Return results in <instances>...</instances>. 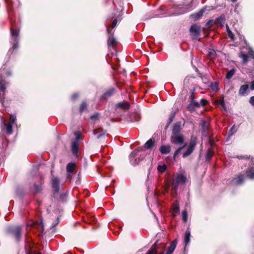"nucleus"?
I'll return each instance as SVG.
<instances>
[{"label": "nucleus", "instance_id": "f257e3e1", "mask_svg": "<svg viewBox=\"0 0 254 254\" xmlns=\"http://www.w3.org/2000/svg\"><path fill=\"white\" fill-rule=\"evenodd\" d=\"M11 75L10 67L6 64H3L0 68V103L3 105L5 99V92L9 82L5 80V77Z\"/></svg>", "mask_w": 254, "mask_h": 254}, {"label": "nucleus", "instance_id": "f03ea898", "mask_svg": "<svg viewBox=\"0 0 254 254\" xmlns=\"http://www.w3.org/2000/svg\"><path fill=\"white\" fill-rule=\"evenodd\" d=\"M51 186L52 189V197L56 198L57 200L61 202H64L67 198L66 192H61L59 198H57L60 190V180L56 177L53 176L51 180Z\"/></svg>", "mask_w": 254, "mask_h": 254}, {"label": "nucleus", "instance_id": "7ed1b4c3", "mask_svg": "<svg viewBox=\"0 0 254 254\" xmlns=\"http://www.w3.org/2000/svg\"><path fill=\"white\" fill-rule=\"evenodd\" d=\"M196 141L197 137L195 136L191 135L187 149L183 154V158L187 157L193 152L196 145Z\"/></svg>", "mask_w": 254, "mask_h": 254}, {"label": "nucleus", "instance_id": "20e7f679", "mask_svg": "<svg viewBox=\"0 0 254 254\" xmlns=\"http://www.w3.org/2000/svg\"><path fill=\"white\" fill-rule=\"evenodd\" d=\"M190 35L192 39H197L200 35L201 27L195 24H192L190 29Z\"/></svg>", "mask_w": 254, "mask_h": 254}, {"label": "nucleus", "instance_id": "39448f33", "mask_svg": "<svg viewBox=\"0 0 254 254\" xmlns=\"http://www.w3.org/2000/svg\"><path fill=\"white\" fill-rule=\"evenodd\" d=\"M170 142L174 145H182L184 143L185 138L183 134H171Z\"/></svg>", "mask_w": 254, "mask_h": 254}, {"label": "nucleus", "instance_id": "423d86ee", "mask_svg": "<svg viewBox=\"0 0 254 254\" xmlns=\"http://www.w3.org/2000/svg\"><path fill=\"white\" fill-rule=\"evenodd\" d=\"M144 150V149H143V146H141L136 148L133 151L131 152L129 156V158L131 164L136 165L140 161L139 158H138V160H137V159H135L134 160H133V159L137 155L138 152L140 151H143Z\"/></svg>", "mask_w": 254, "mask_h": 254}, {"label": "nucleus", "instance_id": "0eeeda50", "mask_svg": "<svg viewBox=\"0 0 254 254\" xmlns=\"http://www.w3.org/2000/svg\"><path fill=\"white\" fill-rule=\"evenodd\" d=\"M245 178V174L240 173L232 179V183L236 186L241 185L244 183Z\"/></svg>", "mask_w": 254, "mask_h": 254}, {"label": "nucleus", "instance_id": "6e6552de", "mask_svg": "<svg viewBox=\"0 0 254 254\" xmlns=\"http://www.w3.org/2000/svg\"><path fill=\"white\" fill-rule=\"evenodd\" d=\"M117 90L114 87H111L107 89L101 96V100H106L114 95Z\"/></svg>", "mask_w": 254, "mask_h": 254}, {"label": "nucleus", "instance_id": "1a4fd4ad", "mask_svg": "<svg viewBox=\"0 0 254 254\" xmlns=\"http://www.w3.org/2000/svg\"><path fill=\"white\" fill-rule=\"evenodd\" d=\"M115 107L117 109H121L123 111L126 112L129 109L130 107V105L128 102L126 100H124L123 102H119L117 104H116L115 105Z\"/></svg>", "mask_w": 254, "mask_h": 254}, {"label": "nucleus", "instance_id": "9d476101", "mask_svg": "<svg viewBox=\"0 0 254 254\" xmlns=\"http://www.w3.org/2000/svg\"><path fill=\"white\" fill-rule=\"evenodd\" d=\"M44 183V179L41 177L38 183H34L33 187L35 193H40L43 190V185Z\"/></svg>", "mask_w": 254, "mask_h": 254}, {"label": "nucleus", "instance_id": "9b49d317", "mask_svg": "<svg viewBox=\"0 0 254 254\" xmlns=\"http://www.w3.org/2000/svg\"><path fill=\"white\" fill-rule=\"evenodd\" d=\"M21 228L19 226L14 228L12 231V235L17 242H19L21 240Z\"/></svg>", "mask_w": 254, "mask_h": 254}, {"label": "nucleus", "instance_id": "f8f14e48", "mask_svg": "<svg viewBox=\"0 0 254 254\" xmlns=\"http://www.w3.org/2000/svg\"><path fill=\"white\" fill-rule=\"evenodd\" d=\"M10 33L11 35V40L18 39L19 34V29L14 28L13 24L11 23V27L10 28Z\"/></svg>", "mask_w": 254, "mask_h": 254}, {"label": "nucleus", "instance_id": "ddd939ff", "mask_svg": "<svg viewBox=\"0 0 254 254\" xmlns=\"http://www.w3.org/2000/svg\"><path fill=\"white\" fill-rule=\"evenodd\" d=\"M181 122H176L173 126L172 134H182L181 133Z\"/></svg>", "mask_w": 254, "mask_h": 254}, {"label": "nucleus", "instance_id": "4468645a", "mask_svg": "<svg viewBox=\"0 0 254 254\" xmlns=\"http://www.w3.org/2000/svg\"><path fill=\"white\" fill-rule=\"evenodd\" d=\"M107 43L109 47H115L117 45V41L114 35L108 36Z\"/></svg>", "mask_w": 254, "mask_h": 254}, {"label": "nucleus", "instance_id": "2eb2a0df", "mask_svg": "<svg viewBox=\"0 0 254 254\" xmlns=\"http://www.w3.org/2000/svg\"><path fill=\"white\" fill-rule=\"evenodd\" d=\"M249 92V85L245 84L241 86L239 90V95L240 96H245Z\"/></svg>", "mask_w": 254, "mask_h": 254}, {"label": "nucleus", "instance_id": "dca6fc26", "mask_svg": "<svg viewBox=\"0 0 254 254\" xmlns=\"http://www.w3.org/2000/svg\"><path fill=\"white\" fill-rule=\"evenodd\" d=\"M71 151L74 156H77L78 149H79V143L77 141H74L71 143Z\"/></svg>", "mask_w": 254, "mask_h": 254}, {"label": "nucleus", "instance_id": "f3484780", "mask_svg": "<svg viewBox=\"0 0 254 254\" xmlns=\"http://www.w3.org/2000/svg\"><path fill=\"white\" fill-rule=\"evenodd\" d=\"M12 124L8 123V124L4 123L2 129L5 131L7 134H11L13 133Z\"/></svg>", "mask_w": 254, "mask_h": 254}, {"label": "nucleus", "instance_id": "a211bd4d", "mask_svg": "<svg viewBox=\"0 0 254 254\" xmlns=\"http://www.w3.org/2000/svg\"><path fill=\"white\" fill-rule=\"evenodd\" d=\"M226 21L225 16L224 14L220 15L217 18L216 21H215V23L217 24L218 26H220L221 27H223Z\"/></svg>", "mask_w": 254, "mask_h": 254}, {"label": "nucleus", "instance_id": "6ab92c4d", "mask_svg": "<svg viewBox=\"0 0 254 254\" xmlns=\"http://www.w3.org/2000/svg\"><path fill=\"white\" fill-rule=\"evenodd\" d=\"M88 106V104L86 100L82 101L78 109L79 113L81 115L84 111L87 110Z\"/></svg>", "mask_w": 254, "mask_h": 254}, {"label": "nucleus", "instance_id": "aec40b11", "mask_svg": "<svg viewBox=\"0 0 254 254\" xmlns=\"http://www.w3.org/2000/svg\"><path fill=\"white\" fill-rule=\"evenodd\" d=\"M173 210H172V215L173 218H175L179 212L180 207H179V204L177 201H175L173 203Z\"/></svg>", "mask_w": 254, "mask_h": 254}, {"label": "nucleus", "instance_id": "412c9836", "mask_svg": "<svg viewBox=\"0 0 254 254\" xmlns=\"http://www.w3.org/2000/svg\"><path fill=\"white\" fill-rule=\"evenodd\" d=\"M177 244V240L176 239L173 240L170 244V245L165 254H172L176 247Z\"/></svg>", "mask_w": 254, "mask_h": 254}, {"label": "nucleus", "instance_id": "4be33fe9", "mask_svg": "<svg viewBox=\"0 0 254 254\" xmlns=\"http://www.w3.org/2000/svg\"><path fill=\"white\" fill-rule=\"evenodd\" d=\"M205 10V8H203L198 12L192 14L190 16L194 21L197 20L202 16Z\"/></svg>", "mask_w": 254, "mask_h": 254}, {"label": "nucleus", "instance_id": "5701e85b", "mask_svg": "<svg viewBox=\"0 0 254 254\" xmlns=\"http://www.w3.org/2000/svg\"><path fill=\"white\" fill-rule=\"evenodd\" d=\"M154 145H155L154 140L152 138H150L146 142V143L144 144L143 148L144 149V148L147 149H151L153 148Z\"/></svg>", "mask_w": 254, "mask_h": 254}, {"label": "nucleus", "instance_id": "b1692460", "mask_svg": "<svg viewBox=\"0 0 254 254\" xmlns=\"http://www.w3.org/2000/svg\"><path fill=\"white\" fill-rule=\"evenodd\" d=\"M246 175L247 178L251 180L254 179V167L248 168L246 171Z\"/></svg>", "mask_w": 254, "mask_h": 254}, {"label": "nucleus", "instance_id": "393cba45", "mask_svg": "<svg viewBox=\"0 0 254 254\" xmlns=\"http://www.w3.org/2000/svg\"><path fill=\"white\" fill-rule=\"evenodd\" d=\"M160 151L163 154H168L171 151V147L170 145H162L160 148Z\"/></svg>", "mask_w": 254, "mask_h": 254}, {"label": "nucleus", "instance_id": "a878e982", "mask_svg": "<svg viewBox=\"0 0 254 254\" xmlns=\"http://www.w3.org/2000/svg\"><path fill=\"white\" fill-rule=\"evenodd\" d=\"M175 181L179 184H184L187 181V178L182 174H179L177 176Z\"/></svg>", "mask_w": 254, "mask_h": 254}, {"label": "nucleus", "instance_id": "bb28decb", "mask_svg": "<svg viewBox=\"0 0 254 254\" xmlns=\"http://www.w3.org/2000/svg\"><path fill=\"white\" fill-rule=\"evenodd\" d=\"M76 165L74 163H69L66 165L67 173H72L75 169Z\"/></svg>", "mask_w": 254, "mask_h": 254}, {"label": "nucleus", "instance_id": "cd10ccee", "mask_svg": "<svg viewBox=\"0 0 254 254\" xmlns=\"http://www.w3.org/2000/svg\"><path fill=\"white\" fill-rule=\"evenodd\" d=\"M202 132L205 133L209 129V125L205 120L201 122Z\"/></svg>", "mask_w": 254, "mask_h": 254}, {"label": "nucleus", "instance_id": "c85d7f7f", "mask_svg": "<svg viewBox=\"0 0 254 254\" xmlns=\"http://www.w3.org/2000/svg\"><path fill=\"white\" fill-rule=\"evenodd\" d=\"M190 232L188 229L185 232V237H184V242L185 245L187 246L190 242Z\"/></svg>", "mask_w": 254, "mask_h": 254}, {"label": "nucleus", "instance_id": "c756f323", "mask_svg": "<svg viewBox=\"0 0 254 254\" xmlns=\"http://www.w3.org/2000/svg\"><path fill=\"white\" fill-rule=\"evenodd\" d=\"M239 57L242 59V64H247L248 62V56L243 52L240 53Z\"/></svg>", "mask_w": 254, "mask_h": 254}, {"label": "nucleus", "instance_id": "7c9ffc66", "mask_svg": "<svg viewBox=\"0 0 254 254\" xmlns=\"http://www.w3.org/2000/svg\"><path fill=\"white\" fill-rule=\"evenodd\" d=\"M236 72V69L234 68L229 70L226 74V78L228 79H231Z\"/></svg>", "mask_w": 254, "mask_h": 254}, {"label": "nucleus", "instance_id": "2f4dec72", "mask_svg": "<svg viewBox=\"0 0 254 254\" xmlns=\"http://www.w3.org/2000/svg\"><path fill=\"white\" fill-rule=\"evenodd\" d=\"M214 154L213 151L211 149H208L207 151L206 155V160L210 161L211 159V157L213 156Z\"/></svg>", "mask_w": 254, "mask_h": 254}, {"label": "nucleus", "instance_id": "473e14b6", "mask_svg": "<svg viewBox=\"0 0 254 254\" xmlns=\"http://www.w3.org/2000/svg\"><path fill=\"white\" fill-rule=\"evenodd\" d=\"M97 129L100 133L97 136V139H99L102 136L105 135L107 133V130L104 129L102 127H99Z\"/></svg>", "mask_w": 254, "mask_h": 254}, {"label": "nucleus", "instance_id": "72a5a7b5", "mask_svg": "<svg viewBox=\"0 0 254 254\" xmlns=\"http://www.w3.org/2000/svg\"><path fill=\"white\" fill-rule=\"evenodd\" d=\"M176 115V113L174 112L172 114H171L169 118L168 122L167 123V124L166 126L165 129H167L169 126L170 125V124L172 123L173 121L174 120L175 117Z\"/></svg>", "mask_w": 254, "mask_h": 254}, {"label": "nucleus", "instance_id": "f704fd0d", "mask_svg": "<svg viewBox=\"0 0 254 254\" xmlns=\"http://www.w3.org/2000/svg\"><path fill=\"white\" fill-rule=\"evenodd\" d=\"M226 31L228 33V36H229V37H230L232 40H234L235 35L233 33V32L231 31L229 26L227 24H226Z\"/></svg>", "mask_w": 254, "mask_h": 254}, {"label": "nucleus", "instance_id": "c9c22d12", "mask_svg": "<svg viewBox=\"0 0 254 254\" xmlns=\"http://www.w3.org/2000/svg\"><path fill=\"white\" fill-rule=\"evenodd\" d=\"M140 119V117L138 114H135L130 117V122H134L135 121L138 122Z\"/></svg>", "mask_w": 254, "mask_h": 254}, {"label": "nucleus", "instance_id": "e433bc0d", "mask_svg": "<svg viewBox=\"0 0 254 254\" xmlns=\"http://www.w3.org/2000/svg\"><path fill=\"white\" fill-rule=\"evenodd\" d=\"M146 254H164V252H162L160 253H158L157 249L150 248L149 250L146 252Z\"/></svg>", "mask_w": 254, "mask_h": 254}, {"label": "nucleus", "instance_id": "4c0bfd02", "mask_svg": "<svg viewBox=\"0 0 254 254\" xmlns=\"http://www.w3.org/2000/svg\"><path fill=\"white\" fill-rule=\"evenodd\" d=\"M186 146V144L179 147L174 152L173 155V159L175 160L176 156L180 153V151Z\"/></svg>", "mask_w": 254, "mask_h": 254}, {"label": "nucleus", "instance_id": "58836bf2", "mask_svg": "<svg viewBox=\"0 0 254 254\" xmlns=\"http://www.w3.org/2000/svg\"><path fill=\"white\" fill-rule=\"evenodd\" d=\"M238 127L233 125L229 131V135H233L237 131Z\"/></svg>", "mask_w": 254, "mask_h": 254}, {"label": "nucleus", "instance_id": "ea45409f", "mask_svg": "<svg viewBox=\"0 0 254 254\" xmlns=\"http://www.w3.org/2000/svg\"><path fill=\"white\" fill-rule=\"evenodd\" d=\"M158 171L160 173L164 172L167 169V166L165 164L159 165L157 167Z\"/></svg>", "mask_w": 254, "mask_h": 254}, {"label": "nucleus", "instance_id": "a19ab883", "mask_svg": "<svg viewBox=\"0 0 254 254\" xmlns=\"http://www.w3.org/2000/svg\"><path fill=\"white\" fill-rule=\"evenodd\" d=\"M215 23V21H214L213 19H210L209 21L207 22V23L205 24V28H209L211 27Z\"/></svg>", "mask_w": 254, "mask_h": 254}, {"label": "nucleus", "instance_id": "79ce46f5", "mask_svg": "<svg viewBox=\"0 0 254 254\" xmlns=\"http://www.w3.org/2000/svg\"><path fill=\"white\" fill-rule=\"evenodd\" d=\"M182 219L185 223L188 221V212L186 210H184L182 212Z\"/></svg>", "mask_w": 254, "mask_h": 254}, {"label": "nucleus", "instance_id": "37998d69", "mask_svg": "<svg viewBox=\"0 0 254 254\" xmlns=\"http://www.w3.org/2000/svg\"><path fill=\"white\" fill-rule=\"evenodd\" d=\"M18 40H11V42H12V49L13 50H16L18 47Z\"/></svg>", "mask_w": 254, "mask_h": 254}, {"label": "nucleus", "instance_id": "c03bdc74", "mask_svg": "<svg viewBox=\"0 0 254 254\" xmlns=\"http://www.w3.org/2000/svg\"><path fill=\"white\" fill-rule=\"evenodd\" d=\"M16 120V116L15 114L10 115V118L9 119V122L10 124L13 125L14 123Z\"/></svg>", "mask_w": 254, "mask_h": 254}, {"label": "nucleus", "instance_id": "a18cd8bd", "mask_svg": "<svg viewBox=\"0 0 254 254\" xmlns=\"http://www.w3.org/2000/svg\"><path fill=\"white\" fill-rule=\"evenodd\" d=\"M179 183L177 182L176 181H174L172 184V189L174 191H177L178 189Z\"/></svg>", "mask_w": 254, "mask_h": 254}, {"label": "nucleus", "instance_id": "49530a36", "mask_svg": "<svg viewBox=\"0 0 254 254\" xmlns=\"http://www.w3.org/2000/svg\"><path fill=\"white\" fill-rule=\"evenodd\" d=\"M79 95L78 93H74L71 96V100L73 101L76 100L79 97Z\"/></svg>", "mask_w": 254, "mask_h": 254}, {"label": "nucleus", "instance_id": "de8ad7c7", "mask_svg": "<svg viewBox=\"0 0 254 254\" xmlns=\"http://www.w3.org/2000/svg\"><path fill=\"white\" fill-rule=\"evenodd\" d=\"M99 114L98 113H96L94 115L90 116V119L92 121H95L99 119Z\"/></svg>", "mask_w": 254, "mask_h": 254}, {"label": "nucleus", "instance_id": "09e8293b", "mask_svg": "<svg viewBox=\"0 0 254 254\" xmlns=\"http://www.w3.org/2000/svg\"><path fill=\"white\" fill-rule=\"evenodd\" d=\"M112 29L110 26L107 28V33L108 36H113L114 35V31H112Z\"/></svg>", "mask_w": 254, "mask_h": 254}, {"label": "nucleus", "instance_id": "8fccbe9b", "mask_svg": "<svg viewBox=\"0 0 254 254\" xmlns=\"http://www.w3.org/2000/svg\"><path fill=\"white\" fill-rule=\"evenodd\" d=\"M211 88L213 91H217L218 89V84L216 82L212 83L211 85Z\"/></svg>", "mask_w": 254, "mask_h": 254}, {"label": "nucleus", "instance_id": "3c124183", "mask_svg": "<svg viewBox=\"0 0 254 254\" xmlns=\"http://www.w3.org/2000/svg\"><path fill=\"white\" fill-rule=\"evenodd\" d=\"M196 107L194 105H193L192 104L189 103V104L187 106V109L190 111H194L195 110V108Z\"/></svg>", "mask_w": 254, "mask_h": 254}, {"label": "nucleus", "instance_id": "603ef678", "mask_svg": "<svg viewBox=\"0 0 254 254\" xmlns=\"http://www.w3.org/2000/svg\"><path fill=\"white\" fill-rule=\"evenodd\" d=\"M190 103L192 104V105H194L195 107L197 108H199L200 107V103L195 101L194 100H190Z\"/></svg>", "mask_w": 254, "mask_h": 254}, {"label": "nucleus", "instance_id": "864d4df0", "mask_svg": "<svg viewBox=\"0 0 254 254\" xmlns=\"http://www.w3.org/2000/svg\"><path fill=\"white\" fill-rule=\"evenodd\" d=\"M118 22V20L117 18H115V19H114L111 25L110 26V27H111L112 29L114 28L116 26Z\"/></svg>", "mask_w": 254, "mask_h": 254}, {"label": "nucleus", "instance_id": "5fc2aeb1", "mask_svg": "<svg viewBox=\"0 0 254 254\" xmlns=\"http://www.w3.org/2000/svg\"><path fill=\"white\" fill-rule=\"evenodd\" d=\"M208 104V101L206 99H202L200 101V104L202 106H204Z\"/></svg>", "mask_w": 254, "mask_h": 254}, {"label": "nucleus", "instance_id": "6e6d98bb", "mask_svg": "<svg viewBox=\"0 0 254 254\" xmlns=\"http://www.w3.org/2000/svg\"><path fill=\"white\" fill-rule=\"evenodd\" d=\"M215 52L214 50H212L209 52V56L211 59L215 58Z\"/></svg>", "mask_w": 254, "mask_h": 254}, {"label": "nucleus", "instance_id": "4d7b16f0", "mask_svg": "<svg viewBox=\"0 0 254 254\" xmlns=\"http://www.w3.org/2000/svg\"><path fill=\"white\" fill-rule=\"evenodd\" d=\"M216 103L218 104V105H220L221 106V105H224V99H219V100H217L216 101Z\"/></svg>", "mask_w": 254, "mask_h": 254}, {"label": "nucleus", "instance_id": "13d9d810", "mask_svg": "<svg viewBox=\"0 0 254 254\" xmlns=\"http://www.w3.org/2000/svg\"><path fill=\"white\" fill-rule=\"evenodd\" d=\"M249 103L253 107H254V96L250 97L249 99Z\"/></svg>", "mask_w": 254, "mask_h": 254}, {"label": "nucleus", "instance_id": "bf43d9fd", "mask_svg": "<svg viewBox=\"0 0 254 254\" xmlns=\"http://www.w3.org/2000/svg\"><path fill=\"white\" fill-rule=\"evenodd\" d=\"M193 67L195 69V71L198 73V76L201 78L202 77V73L200 72V71H199V70L196 66H194Z\"/></svg>", "mask_w": 254, "mask_h": 254}, {"label": "nucleus", "instance_id": "052dcab7", "mask_svg": "<svg viewBox=\"0 0 254 254\" xmlns=\"http://www.w3.org/2000/svg\"><path fill=\"white\" fill-rule=\"evenodd\" d=\"M74 135H75V137H76V140L75 141H77L78 140L79 138V137H80V132H75L74 133Z\"/></svg>", "mask_w": 254, "mask_h": 254}, {"label": "nucleus", "instance_id": "680f3d73", "mask_svg": "<svg viewBox=\"0 0 254 254\" xmlns=\"http://www.w3.org/2000/svg\"><path fill=\"white\" fill-rule=\"evenodd\" d=\"M93 134L95 135H98L100 133L97 128L95 129L93 131Z\"/></svg>", "mask_w": 254, "mask_h": 254}, {"label": "nucleus", "instance_id": "e2e57ef3", "mask_svg": "<svg viewBox=\"0 0 254 254\" xmlns=\"http://www.w3.org/2000/svg\"><path fill=\"white\" fill-rule=\"evenodd\" d=\"M60 223V221H59V218H57L56 222H55V223H53L52 224V226L53 227H55L57 225H58L59 223Z\"/></svg>", "mask_w": 254, "mask_h": 254}, {"label": "nucleus", "instance_id": "0e129e2a", "mask_svg": "<svg viewBox=\"0 0 254 254\" xmlns=\"http://www.w3.org/2000/svg\"><path fill=\"white\" fill-rule=\"evenodd\" d=\"M250 89L252 90H254V80L251 82Z\"/></svg>", "mask_w": 254, "mask_h": 254}, {"label": "nucleus", "instance_id": "69168bd1", "mask_svg": "<svg viewBox=\"0 0 254 254\" xmlns=\"http://www.w3.org/2000/svg\"><path fill=\"white\" fill-rule=\"evenodd\" d=\"M190 100H194L195 96L193 92L191 93V95L190 96Z\"/></svg>", "mask_w": 254, "mask_h": 254}, {"label": "nucleus", "instance_id": "338daca9", "mask_svg": "<svg viewBox=\"0 0 254 254\" xmlns=\"http://www.w3.org/2000/svg\"><path fill=\"white\" fill-rule=\"evenodd\" d=\"M158 241H156L152 246L150 248H153V249H156V246L157 245Z\"/></svg>", "mask_w": 254, "mask_h": 254}, {"label": "nucleus", "instance_id": "774afa93", "mask_svg": "<svg viewBox=\"0 0 254 254\" xmlns=\"http://www.w3.org/2000/svg\"><path fill=\"white\" fill-rule=\"evenodd\" d=\"M112 68L114 70H118V65H113L112 66Z\"/></svg>", "mask_w": 254, "mask_h": 254}]
</instances>
